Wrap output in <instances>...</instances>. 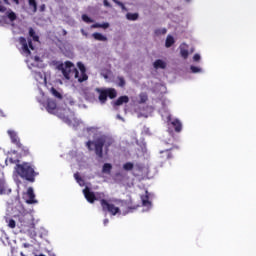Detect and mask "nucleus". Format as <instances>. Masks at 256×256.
Here are the masks:
<instances>
[{"mask_svg":"<svg viewBox=\"0 0 256 256\" xmlns=\"http://www.w3.org/2000/svg\"><path fill=\"white\" fill-rule=\"evenodd\" d=\"M113 143H114L113 138L107 135H101L96 139H94L93 141L92 140L87 141L86 147L88 151H95V155L98 157V159H103V147L107 155V153H109V147H111Z\"/></svg>","mask_w":256,"mask_h":256,"instance_id":"obj_1","label":"nucleus"},{"mask_svg":"<svg viewBox=\"0 0 256 256\" xmlns=\"http://www.w3.org/2000/svg\"><path fill=\"white\" fill-rule=\"evenodd\" d=\"M15 171L21 179H25L26 181H29L30 183H35V177L39 175L35 171V166H33L29 162H23L22 164H16Z\"/></svg>","mask_w":256,"mask_h":256,"instance_id":"obj_2","label":"nucleus"},{"mask_svg":"<svg viewBox=\"0 0 256 256\" xmlns=\"http://www.w3.org/2000/svg\"><path fill=\"white\" fill-rule=\"evenodd\" d=\"M96 93L99 94L98 101L101 105H105L107 103V98L115 99L117 97V90L115 88H96Z\"/></svg>","mask_w":256,"mask_h":256,"instance_id":"obj_3","label":"nucleus"},{"mask_svg":"<svg viewBox=\"0 0 256 256\" xmlns=\"http://www.w3.org/2000/svg\"><path fill=\"white\" fill-rule=\"evenodd\" d=\"M59 71H62L63 76L65 79H71V73H74V77H79V70L75 68V65L71 61H66L65 65L63 63L57 66Z\"/></svg>","mask_w":256,"mask_h":256,"instance_id":"obj_4","label":"nucleus"},{"mask_svg":"<svg viewBox=\"0 0 256 256\" xmlns=\"http://www.w3.org/2000/svg\"><path fill=\"white\" fill-rule=\"evenodd\" d=\"M18 40L19 44L21 45L23 55L29 57L31 55V50L35 51V46H33V40H31V38L27 39L23 36L19 37Z\"/></svg>","mask_w":256,"mask_h":256,"instance_id":"obj_5","label":"nucleus"},{"mask_svg":"<svg viewBox=\"0 0 256 256\" xmlns=\"http://www.w3.org/2000/svg\"><path fill=\"white\" fill-rule=\"evenodd\" d=\"M100 205L104 212H108L112 215H117V213H121V210L119 209V207L109 203V201H107L106 199L100 200Z\"/></svg>","mask_w":256,"mask_h":256,"instance_id":"obj_6","label":"nucleus"},{"mask_svg":"<svg viewBox=\"0 0 256 256\" xmlns=\"http://www.w3.org/2000/svg\"><path fill=\"white\" fill-rule=\"evenodd\" d=\"M83 194L88 203H95V201H99V198L95 195V192H92L89 187H86L83 190Z\"/></svg>","mask_w":256,"mask_h":256,"instance_id":"obj_7","label":"nucleus"},{"mask_svg":"<svg viewBox=\"0 0 256 256\" xmlns=\"http://www.w3.org/2000/svg\"><path fill=\"white\" fill-rule=\"evenodd\" d=\"M10 139H11V143H13V145H16V147L18 145H21V139L19 138V136L17 135V132H15V130H8L7 131Z\"/></svg>","mask_w":256,"mask_h":256,"instance_id":"obj_8","label":"nucleus"},{"mask_svg":"<svg viewBox=\"0 0 256 256\" xmlns=\"http://www.w3.org/2000/svg\"><path fill=\"white\" fill-rule=\"evenodd\" d=\"M127 103H129V96H120L116 101L113 102V107H121V105H125Z\"/></svg>","mask_w":256,"mask_h":256,"instance_id":"obj_9","label":"nucleus"},{"mask_svg":"<svg viewBox=\"0 0 256 256\" xmlns=\"http://www.w3.org/2000/svg\"><path fill=\"white\" fill-rule=\"evenodd\" d=\"M171 125L176 133H181V131H183V124L179 119L172 120Z\"/></svg>","mask_w":256,"mask_h":256,"instance_id":"obj_10","label":"nucleus"},{"mask_svg":"<svg viewBox=\"0 0 256 256\" xmlns=\"http://www.w3.org/2000/svg\"><path fill=\"white\" fill-rule=\"evenodd\" d=\"M189 46L183 43L180 45V55L183 59H187L189 57Z\"/></svg>","mask_w":256,"mask_h":256,"instance_id":"obj_11","label":"nucleus"},{"mask_svg":"<svg viewBox=\"0 0 256 256\" xmlns=\"http://www.w3.org/2000/svg\"><path fill=\"white\" fill-rule=\"evenodd\" d=\"M27 195L29 197V199L26 200V203H28V205H33V203H37V200H35V193L33 192V189L31 187L28 188Z\"/></svg>","mask_w":256,"mask_h":256,"instance_id":"obj_12","label":"nucleus"},{"mask_svg":"<svg viewBox=\"0 0 256 256\" xmlns=\"http://www.w3.org/2000/svg\"><path fill=\"white\" fill-rule=\"evenodd\" d=\"M7 19H9V21L11 23L17 21V13H15L13 10L11 9H8L5 13Z\"/></svg>","mask_w":256,"mask_h":256,"instance_id":"obj_13","label":"nucleus"},{"mask_svg":"<svg viewBox=\"0 0 256 256\" xmlns=\"http://www.w3.org/2000/svg\"><path fill=\"white\" fill-rule=\"evenodd\" d=\"M16 147H17V149L20 150V155H22L23 157H27V155L30 154L29 148L27 146L23 145L21 142H20V145L18 144Z\"/></svg>","mask_w":256,"mask_h":256,"instance_id":"obj_14","label":"nucleus"},{"mask_svg":"<svg viewBox=\"0 0 256 256\" xmlns=\"http://www.w3.org/2000/svg\"><path fill=\"white\" fill-rule=\"evenodd\" d=\"M46 109H47L48 113H53V111H55L57 109V103L54 100H48Z\"/></svg>","mask_w":256,"mask_h":256,"instance_id":"obj_15","label":"nucleus"},{"mask_svg":"<svg viewBox=\"0 0 256 256\" xmlns=\"http://www.w3.org/2000/svg\"><path fill=\"white\" fill-rule=\"evenodd\" d=\"M154 69H166L167 68V63L165 61L158 59L153 63Z\"/></svg>","mask_w":256,"mask_h":256,"instance_id":"obj_16","label":"nucleus"},{"mask_svg":"<svg viewBox=\"0 0 256 256\" xmlns=\"http://www.w3.org/2000/svg\"><path fill=\"white\" fill-rule=\"evenodd\" d=\"M160 158L167 161L169 159H173V154H171V150H163L160 152Z\"/></svg>","mask_w":256,"mask_h":256,"instance_id":"obj_17","label":"nucleus"},{"mask_svg":"<svg viewBox=\"0 0 256 256\" xmlns=\"http://www.w3.org/2000/svg\"><path fill=\"white\" fill-rule=\"evenodd\" d=\"M7 193V182L5 178L0 177V195H5Z\"/></svg>","mask_w":256,"mask_h":256,"instance_id":"obj_18","label":"nucleus"},{"mask_svg":"<svg viewBox=\"0 0 256 256\" xmlns=\"http://www.w3.org/2000/svg\"><path fill=\"white\" fill-rule=\"evenodd\" d=\"M173 45H175V38H173L171 35H168L166 38L165 47L169 49V47H173Z\"/></svg>","mask_w":256,"mask_h":256,"instance_id":"obj_19","label":"nucleus"},{"mask_svg":"<svg viewBox=\"0 0 256 256\" xmlns=\"http://www.w3.org/2000/svg\"><path fill=\"white\" fill-rule=\"evenodd\" d=\"M112 169H113V165H111L110 163H105L102 167V173H106L107 175H110Z\"/></svg>","mask_w":256,"mask_h":256,"instance_id":"obj_20","label":"nucleus"},{"mask_svg":"<svg viewBox=\"0 0 256 256\" xmlns=\"http://www.w3.org/2000/svg\"><path fill=\"white\" fill-rule=\"evenodd\" d=\"M92 37L96 40V41H107L106 36H104L103 34L99 33V32H95L92 34Z\"/></svg>","mask_w":256,"mask_h":256,"instance_id":"obj_21","label":"nucleus"},{"mask_svg":"<svg viewBox=\"0 0 256 256\" xmlns=\"http://www.w3.org/2000/svg\"><path fill=\"white\" fill-rule=\"evenodd\" d=\"M76 79H78V83H83L84 81H87V79H89V76H87V72H81V75L79 76L78 72V77Z\"/></svg>","mask_w":256,"mask_h":256,"instance_id":"obj_22","label":"nucleus"},{"mask_svg":"<svg viewBox=\"0 0 256 256\" xmlns=\"http://www.w3.org/2000/svg\"><path fill=\"white\" fill-rule=\"evenodd\" d=\"M126 18L128 21H137L139 19V14L138 13H127Z\"/></svg>","mask_w":256,"mask_h":256,"instance_id":"obj_23","label":"nucleus"},{"mask_svg":"<svg viewBox=\"0 0 256 256\" xmlns=\"http://www.w3.org/2000/svg\"><path fill=\"white\" fill-rule=\"evenodd\" d=\"M141 199H142L143 207L151 206V201H149V195L146 194V195L142 196Z\"/></svg>","mask_w":256,"mask_h":256,"instance_id":"obj_24","label":"nucleus"},{"mask_svg":"<svg viewBox=\"0 0 256 256\" xmlns=\"http://www.w3.org/2000/svg\"><path fill=\"white\" fill-rule=\"evenodd\" d=\"M134 167L135 165L133 164V162H126L125 164H123L124 171H133Z\"/></svg>","mask_w":256,"mask_h":256,"instance_id":"obj_25","label":"nucleus"},{"mask_svg":"<svg viewBox=\"0 0 256 256\" xmlns=\"http://www.w3.org/2000/svg\"><path fill=\"white\" fill-rule=\"evenodd\" d=\"M29 36L32 37L33 41H39V37L33 28H29Z\"/></svg>","mask_w":256,"mask_h":256,"instance_id":"obj_26","label":"nucleus"},{"mask_svg":"<svg viewBox=\"0 0 256 256\" xmlns=\"http://www.w3.org/2000/svg\"><path fill=\"white\" fill-rule=\"evenodd\" d=\"M29 7H32L33 13H37V1L36 0H28Z\"/></svg>","mask_w":256,"mask_h":256,"instance_id":"obj_27","label":"nucleus"},{"mask_svg":"<svg viewBox=\"0 0 256 256\" xmlns=\"http://www.w3.org/2000/svg\"><path fill=\"white\" fill-rule=\"evenodd\" d=\"M50 91L52 95L56 97V99H63V96L61 95V93H59V91H57V89H55L54 87H52Z\"/></svg>","mask_w":256,"mask_h":256,"instance_id":"obj_28","label":"nucleus"},{"mask_svg":"<svg viewBox=\"0 0 256 256\" xmlns=\"http://www.w3.org/2000/svg\"><path fill=\"white\" fill-rule=\"evenodd\" d=\"M78 69L80 70V73H87V68H85V64L82 62L77 63Z\"/></svg>","mask_w":256,"mask_h":256,"instance_id":"obj_29","label":"nucleus"},{"mask_svg":"<svg viewBox=\"0 0 256 256\" xmlns=\"http://www.w3.org/2000/svg\"><path fill=\"white\" fill-rule=\"evenodd\" d=\"M74 178L77 181V183H79V185H82V183H85V181L83 180V178H81V176L79 175V173H75L74 174Z\"/></svg>","mask_w":256,"mask_h":256,"instance_id":"obj_30","label":"nucleus"},{"mask_svg":"<svg viewBox=\"0 0 256 256\" xmlns=\"http://www.w3.org/2000/svg\"><path fill=\"white\" fill-rule=\"evenodd\" d=\"M82 20L84 21V23H93V19L88 17L87 14L82 15Z\"/></svg>","mask_w":256,"mask_h":256,"instance_id":"obj_31","label":"nucleus"},{"mask_svg":"<svg viewBox=\"0 0 256 256\" xmlns=\"http://www.w3.org/2000/svg\"><path fill=\"white\" fill-rule=\"evenodd\" d=\"M118 87H125V84H126V82H125V78H123V77H118Z\"/></svg>","mask_w":256,"mask_h":256,"instance_id":"obj_32","label":"nucleus"},{"mask_svg":"<svg viewBox=\"0 0 256 256\" xmlns=\"http://www.w3.org/2000/svg\"><path fill=\"white\" fill-rule=\"evenodd\" d=\"M8 227H10V229H15L16 227V222L13 219H10L8 222Z\"/></svg>","mask_w":256,"mask_h":256,"instance_id":"obj_33","label":"nucleus"},{"mask_svg":"<svg viewBox=\"0 0 256 256\" xmlns=\"http://www.w3.org/2000/svg\"><path fill=\"white\" fill-rule=\"evenodd\" d=\"M190 70L193 72V73H201V68L197 67V66H191L190 67Z\"/></svg>","mask_w":256,"mask_h":256,"instance_id":"obj_34","label":"nucleus"},{"mask_svg":"<svg viewBox=\"0 0 256 256\" xmlns=\"http://www.w3.org/2000/svg\"><path fill=\"white\" fill-rule=\"evenodd\" d=\"M138 207H139V205L128 206L127 213H131V211H135V209H138Z\"/></svg>","mask_w":256,"mask_h":256,"instance_id":"obj_35","label":"nucleus"},{"mask_svg":"<svg viewBox=\"0 0 256 256\" xmlns=\"http://www.w3.org/2000/svg\"><path fill=\"white\" fill-rule=\"evenodd\" d=\"M13 3H15L16 5H19V0H12ZM5 5H11V2H9V0H4Z\"/></svg>","mask_w":256,"mask_h":256,"instance_id":"obj_36","label":"nucleus"},{"mask_svg":"<svg viewBox=\"0 0 256 256\" xmlns=\"http://www.w3.org/2000/svg\"><path fill=\"white\" fill-rule=\"evenodd\" d=\"M103 197H105L104 193H97L96 194V199H99L100 202H101V200H103Z\"/></svg>","mask_w":256,"mask_h":256,"instance_id":"obj_37","label":"nucleus"},{"mask_svg":"<svg viewBox=\"0 0 256 256\" xmlns=\"http://www.w3.org/2000/svg\"><path fill=\"white\" fill-rule=\"evenodd\" d=\"M100 29H109V23L105 22L100 25Z\"/></svg>","mask_w":256,"mask_h":256,"instance_id":"obj_38","label":"nucleus"},{"mask_svg":"<svg viewBox=\"0 0 256 256\" xmlns=\"http://www.w3.org/2000/svg\"><path fill=\"white\" fill-rule=\"evenodd\" d=\"M193 61H201V55H199V54H195L194 56H193Z\"/></svg>","mask_w":256,"mask_h":256,"instance_id":"obj_39","label":"nucleus"},{"mask_svg":"<svg viewBox=\"0 0 256 256\" xmlns=\"http://www.w3.org/2000/svg\"><path fill=\"white\" fill-rule=\"evenodd\" d=\"M7 11V7L1 5V1H0V13H5Z\"/></svg>","mask_w":256,"mask_h":256,"instance_id":"obj_40","label":"nucleus"},{"mask_svg":"<svg viewBox=\"0 0 256 256\" xmlns=\"http://www.w3.org/2000/svg\"><path fill=\"white\" fill-rule=\"evenodd\" d=\"M104 7H111V3L108 0H103Z\"/></svg>","mask_w":256,"mask_h":256,"instance_id":"obj_41","label":"nucleus"},{"mask_svg":"<svg viewBox=\"0 0 256 256\" xmlns=\"http://www.w3.org/2000/svg\"><path fill=\"white\" fill-rule=\"evenodd\" d=\"M113 1L114 3H116V5H119L120 7L125 8V5H123L122 2H119V0H113Z\"/></svg>","mask_w":256,"mask_h":256,"instance_id":"obj_42","label":"nucleus"},{"mask_svg":"<svg viewBox=\"0 0 256 256\" xmlns=\"http://www.w3.org/2000/svg\"><path fill=\"white\" fill-rule=\"evenodd\" d=\"M92 27H93L94 29H99V28H101V24L96 23V24L92 25Z\"/></svg>","mask_w":256,"mask_h":256,"instance_id":"obj_43","label":"nucleus"},{"mask_svg":"<svg viewBox=\"0 0 256 256\" xmlns=\"http://www.w3.org/2000/svg\"><path fill=\"white\" fill-rule=\"evenodd\" d=\"M43 11H45V4H42V5L40 6V12L43 13Z\"/></svg>","mask_w":256,"mask_h":256,"instance_id":"obj_44","label":"nucleus"},{"mask_svg":"<svg viewBox=\"0 0 256 256\" xmlns=\"http://www.w3.org/2000/svg\"><path fill=\"white\" fill-rule=\"evenodd\" d=\"M116 117H117V119H119L120 121H125V119H124L123 117H121V115H119V114H118Z\"/></svg>","mask_w":256,"mask_h":256,"instance_id":"obj_45","label":"nucleus"},{"mask_svg":"<svg viewBox=\"0 0 256 256\" xmlns=\"http://www.w3.org/2000/svg\"><path fill=\"white\" fill-rule=\"evenodd\" d=\"M103 223H104V225H108L109 224V219H104Z\"/></svg>","mask_w":256,"mask_h":256,"instance_id":"obj_46","label":"nucleus"},{"mask_svg":"<svg viewBox=\"0 0 256 256\" xmlns=\"http://www.w3.org/2000/svg\"><path fill=\"white\" fill-rule=\"evenodd\" d=\"M162 33L165 35V33H167V30H166V29H163V30H162Z\"/></svg>","mask_w":256,"mask_h":256,"instance_id":"obj_47","label":"nucleus"},{"mask_svg":"<svg viewBox=\"0 0 256 256\" xmlns=\"http://www.w3.org/2000/svg\"><path fill=\"white\" fill-rule=\"evenodd\" d=\"M36 75H39V76H41V72H39V73H36Z\"/></svg>","mask_w":256,"mask_h":256,"instance_id":"obj_48","label":"nucleus"},{"mask_svg":"<svg viewBox=\"0 0 256 256\" xmlns=\"http://www.w3.org/2000/svg\"><path fill=\"white\" fill-rule=\"evenodd\" d=\"M21 256H25V254H23V252L20 253Z\"/></svg>","mask_w":256,"mask_h":256,"instance_id":"obj_49","label":"nucleus"},{"mask_svg":"<svg viewBox=\"0 0 256 256\" xmlns=\"http://www.w3.org/2000/svg\"><path fill=\"white\" fill-rule=\"evenodd\" d=\"M24 246H25V247H29V245H27V244H24Z\"/></svg>","mask_w":256,"mask_h":256,"instance_id":"obj_50","label":"nucleus"},{"mask_svg":"<svg viewBox=\"0 0 256 256\" xmlns=\"http://www.w3.org/2000/svg\"><path fill=\"white\" fill-rule=\"evenodd\" d=\"M187 1V3H189V1H191V0H186Z\"/></svg>","mask_w":256,"mask_h":256,"instance_id":"obj_51","label":"nucleus"}]
</instances>
